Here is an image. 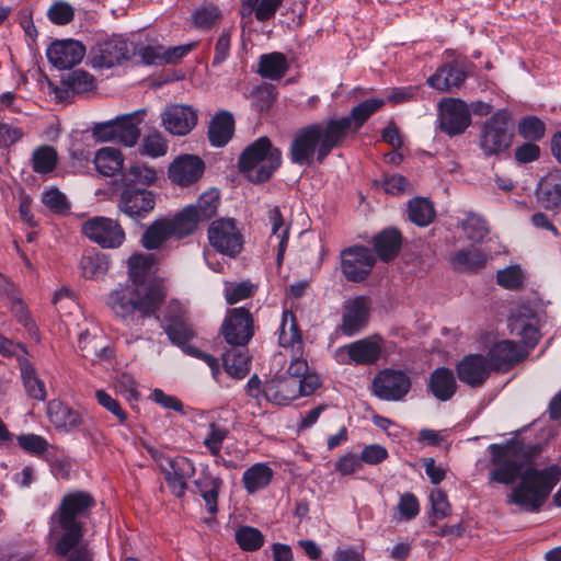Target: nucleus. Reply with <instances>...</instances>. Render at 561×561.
Masks as SVG:
<instances>
[{
    "mask_svg": "<svg viewBox=\"0 0 561 561\" xmlns=\"http://www.w3.org/2000/svg\"><path fill=\"white\" fill-rule=\"evenodd\" d=\"M263 396L272 403L286 405L299 397L298 381L286 376L272 378L264 383Z\"/></svg>",
    "mask_w": 561,
    "mask_h": 561,
    "instance_id": "30",
    "label": "nucleus"
},
{
    "mask_svg": "<svg viewBox=\"0 0 561 561\" xmlns=\"http://www.w3.org/2000/svg\"><path fill=\"white\" fill-rule=\"evenodd\" d=\"M488 450L493 466L489 472V481L508 485L519 478L506 502L526 512H539L551 491L561 481V467L551 465L538 469L530 466L523 470V463L517 459L516 446L513 443L491 444Z\"/></svg>",
    "mask_w": 561,
    "mask_h": 561,
    "instance_id": "1",
    "label": "nucleus"
},
{
    "mask_svg": "<svg viewBox=\"0 0 561 561\" xmlns=\"http://www.w3.org/2000/svg\"><path fill=\"white\" fill-rule=\"evenodd\" d=\"M91 54L94 67L111 68L134 56L136 47L133 42L114 35L98 42Z\"/></svg>",
    "mask_w": 561,
    "mask_h": 561,
    "instance_id": "12",
    "label": "nucleus"
},
{
    "mask_svg": "<svg viewBox=\"0 0 561 561\" xmlns=\"http://www.w3.org/2000/svg\"><path fill=\"white\" fill-rule=\"evenodd\" d=\"M513 137L510 114L497 111L481 126L479 147L484 157H499L511 148Z\"/></svg>",
    "mask_w": 561,
    "mask_h": 561,
    "instance_id": "6",
    "label": "nucleus"
},
{
    "mask_svg": "<svg viewBox=\"0 0 561 561\" xmlns=\"http://www.w3.org/2000/svg\"><path fill=\"white\" fill-rule=\"evenodd\" d=\"M341 257L342 272L352 282L365 279L376 263L374 252L365 247L348 248L342 251Z\"/></svg>",
    "mask_w": 561,
    "mask_h": 561,
    "instance_id": "17",
    "label": "nucleus"
},
{
    "mask_svg": "<svg viewBox=\"0 0 561 561\" xmlns=\"http://www.w3.org/2000/svg\"><path fill=\"white\" fill-rule=\"evenodd\" d=\"M156 198L152 191L129 187L122 191L117 207L134 220L144 219L154 209Z\"/></svg>",
    "mask_w": 561,
    "mask_h": 561,
    "instance_id": "16",
    "label": "nucleus"
},
{
    "mask_svg": "<svg viewBox=\"0 0 561 561\" xmlns=\"http://www.w3.org/2000/svg\"><path fill=\"white\" fill-rule=\"evenodd\" d=\"M58 162V154L51 146H39L32 153V167L36 173L46 174L55 170Z\"/></svg>",
    "mask_w": 561,
    "mask_h": 561,
    "instance_id": "48",
    "label": "nucleus"
},
{
    "mask_svg": "<svg viewBox=\"0 0 561 561\" xmlns=\"http://www.w3.org/2000/svg\"><path fill=\"white\" fill-rule=\"evenodd\" d=\"M42 203L53 213L59 215H65L70 210V204L66 195L56 187H49L43 192Z\"/></svg>",
    "mask_w": 561,
    "mask_h": 561,
    "instance_id": "55",
    "label": "nucleus"
},
{
    "mask_svg": "<svg viewBox=\"0 0 561 561\" xmlns=\"http://www.w3.org/2000/svg\"><path fill=\"white\" fill-rule=\"evenodd\" d=\"M456 369L460 381L471 387H480L488 379L491 367L484 356L472 354L462 358Z\"/></svg>",
    "mask_w": 561,
    "mask_h": 561,
    "instance_id": "29",
    "label": "nucleus"
},
{
    "mask_svg": "<svg viewBox=\"0 0 561 561\" xmlns=\"http://www.w3.org/2000/svg\"><path fill=\"white\" fill-rule=\"evenodd\" d=\"M432 512L436 519H443L450 514V505L447 495L440 489H435L430 494Z\"/></svg>",
    "mask_w": 561,
    "mask_h": 561,
    "instance_id": "62",
    "label": "nucleus"
},
{
    "mask_svg": "<svg viewBox=\"0 0 561 561\" xmlns=\"http://www.w3.org/2000/svg\"><path fill=\"white\" fill-rule=\"evenodd\" d=\"M82 232L91 241L104 249H116L125 241V232L122 226L114 219L94 217L85 221Z\"/></svg>",
    "mask_w": 561,
    "mask_h": 561,
    "instance_id": "13",
    "label": "nucleus"
},
{
    "mask_svg": "<svg viewBox=\"0 0 561 561\" xmlns=\"http://www.w3.org/2000/svg\"><path fill=\"white\" fill-rule=\"evenodd\" d=\"M234 539L243 551H256L264 545L261 530L251 526H241L234 534Z\"/></svg>",
    "mask_w": 561,
    "mask_h": 561,
    "instance_id": "52",
    "label": "nucleus"
},
{
    "mask_svg": "<svg viewBox=\"0 0 561 561\" xmlns=\"http://www.w3.org/2000/svg\"><path fill=\"white\" fill-rule=\"evenodd\" d=\"M283 0H241L242 18L255 16L257 21L272 19Z\"/></svg>",
    "mask_w": 561,
    "mask_h": 561,
    "instance_id": "41",
    "label": "nucleus"
},
{
    "mask_svg": "<svg viewBox=\"0 0 561 561\" xmlns=\"http://www.w3.org/2000/svg\"><path fill=\"white\" fill-rule=\"evenodd\" d=\"M519 135L530 141H537L543 138L546 134L545 123L536 116H526L518 123Z\"/></svg>",
    "mask_w": 561,
    "mask_h": 561,
    "instance_id": "54",
    "label": "nucleus"
},
{
    "mask_svg": "<svg viewBox=\"0 0 561 561\" xmlns=\"http://www.w3.org/2000/svg\"><path fill=\"white\" fill-rule=\"evenodd\" d=\"M268 220L272 226L271 240L275 239L278 243L277 259L280 261L288 242V228L284 227V219L278 207L270 210Z\"/></svg>",
    "mask_w": 561,
    "mask_h": 561,
    "instance_id": "50",
    "label": "nucleus"
},
{
    "mask_svg": "<svg viewBox=\"0 0 561 561\" xmlns=\"http://www.w3.org/2000/svg\"><path fill=\"white\" fill-rule=\"evenodd\" d=\"M287 69L286 57L282 53H271L261 56L257 72L263 78L278 80L285 76Z\"/></svg>",
    "mask_w": 561,
    "mask_h": 561,
    "instance_id": "43",
    "label": "nucleus"
},
{
    "mask_svg": "<svg viewBox=\"0 0 561 561\" xmlns=\"http://www.w3.org/2000/svg\"><path fill=\"white\" fill-rule=\"evenodd\" d=\"M209 244L219 253L236 257L243 248V236L230 218L214 220L207 230Z\"/></svg>",
    "mask_w": 561,
    "mask_h": 561,
    "instance_id": "10",
    "label": "nucleus"
},
{
    "mask_svg": "<svg viewBox=\"0 0 561 561\" xmlns=\"http://www.w3.org/2000/svg\"><path fill=\"white\" fill-rule=\"evenodd\" d=\"M273 476L272 468L266 463H254L242 474L243 486L249 494H254L266 488L271 483Z\"/></svg>",
    "mask_w": 561,
    "mask_h": 561,
    "instance_id": "36",
    "label": "nucleus"
},
{
    "mask_svg": "<svg viewBox=\"0 0 561 561\" xmlns=\"http://www.w3.org/2000/svg\"><path fill=\"white\" fill-rule=\"evenodd\" d=\"M282 163V152L267 137H260L249 145L239 158V169L249 181H267Z\"/></svg>",
    "mask_w": 561,
    "mask_h": 561,
    "instance_id": "5",
    "label": "nucleus"
},
{
    "mask_svg": "<svg viewBox=\"0 0 561 561\" xmlns=\"http://www.w3.org/2000/svg\"><path fill=\"white\" fill-rule=\"evenodd\" d=\"M370 313V301L365 296L350 299L344 305L342 323L339 331L345 336H353L364 329Z\"/></svg>",
    "mask_w": 561,
    "mask_h": 561,
    "instance_id": "22",
    "label": "nucleus"
},
{
    "mask_svg": "<svg viewBox=\"0 0 561 561\" xmlns=\"http://www.w3.org/2000/svg\"><path fill=\"white\" fill-rule=\"evenodd\" d=\"M19 367L27 394L35 400L44 401L47 396L45 383L38 378L32 363L25 357H21L19 358Z\"/></svg>",
    "mask_w": 561,
    "mask_h": 561,
    "instance_id": "38",
    "label": "nucleus"
},
{
    "mask_svg": "<svg viewBox=\"0 0 561 561\" xmlns=\"http://www.w3.org/2000/svg\"><path fill=\"white\" fill-rule=\"evenodd\" d=\"M221 333L230 345H247L254 333L250 311L243 307L230 309L222 323Z\"/></svg>",
    "mask_w": 561,
    "mask_h": 561,
    "instance_id": "14",
    "label": "nucleus"
},
{
    "mask_svg": "<svg viewBox=\"0 0 561 561\" xmlns=\"http://www.w3.org/2000/svg\"><path fill=\"white\" fill-rule=\"evenodd\" d=\"M228 433V430L224 426H219L216 423L209 424L208 433L204 438V445L213 456L220 454L222 443L227 438Z\"/></svg>",
    "mask_w": 561,
    "mask_h": 561,
    "instance_id": "57",
    "label": "nucleus"
},
{
    "mask_svg": "<svg viewBox=\"0 0 561 561\" xmlns=\"http://www.w3.org/2000/svg\"><path fill=\"white\" fill-rule=\"evenodd\" d=\"M397 508L401 520H411L419 515L420 503L413 493L405 492L400 495Z\"/></svg>",
    "mask_w": 561,
    "mask_h": 561,
    "instance_id": "58",
    "label": "nucleus"
},
{
    "mask_svg": "<svg viewBox=\"0 0 561 561\" xmlns=\"http://www.w3.org/2000/svg\"><path fill=\"white\" fill-rule=\"evenodd\" d=\"M382 350V339L378 335H373L340 346L334 352V358L343 365H371L380 358Z\"/></svg>",
    "mask_w": 561,
    "mask_h": 561,
    "instance_id": "11",
    "label": "nucleus"
},
{
    "mask_svg": "<svg viewBox=\"0 0 561 561\" xmlns=\"http://www.w3.org/2000/svg\"><path fill=\"white\" fill-rule=\"evenodd\" d=\"M234 119L231 113L222 111L217 113L208 127V138L213 146L222 147L232 137Z\"/></svg>",
    "mask_w": 561,
    "mask_h": 561,
    "instance_id": "34",
    "label": "nucleus"
},
{
    "mask_svg": "<svg viewBox=\"0 0 561 561\" xmlns=\"http://www.w3.org/2000/svg\"><path fill=\"white\" fill-rule=\"evenodd\" d=\"M165 332L171 342L182 347L190 355L203 359L209 366L214 378H217L220 374L218 359L210 354L187 345V342L193 337L194 333L179 304H172L170 306V311L165 317Z\"/></svg>",
    "mask_w": 561,
    "mask_h": 561,
    "instance_id": "7",
    "label": "nucleus"
},
{
    "mask_svg": "<svg viewBox=\"0 0 561 561\" xmlns=\"http://www.w3.org/2000/svg\"><path fill=\"white\" fill-rule=\"evenodd\" d=\"M93 162L102 175L113 176L123 170L124 157L118 149L104 147L96 151Z\"/></svg>",
    "mask_w": 561,
    "mask_h": 561,
    "instance_id": "37",
    "label": "nucleus"
},
{
    "mask_svg": "<svg viewBox=\"0 0 561 561\" xmlns=\"http://www.w3.org/2000/svg\"><path fill=\"white\" fill-rule=\"evenodd\" d=\"M195 465L191 459L176 456L171 462L165 463L161 472L171 493L181 499L186 494L187 480L195 474Z\"/></svg>",
    "mask_w": 561,
    "mask_h": 561,
    "instance_id": "21",
    "label": "nucleus"
},
{
    "mask_svg": "<svg viewBox=\"0 0 561 561\" xmlns=\"http://www.w3.org/2000/svg\"><path fill=\"white\" fill-rule=\"evenodd\" d=\"M222 365L226 373L234 378L242 379L250 371V356L247 350L232 348L222 356Z\"/></svg>",
    "mask_w": 561,
    "mask_h": 561,
    "instance_id": "40",
    "label": "nucleus"
},
{
    "mask_svg": "<svg viewBox=\"0 0 561 561\" xmlns=\"http://www.w3.org/2000/svg\"><path fill=\"white\" fill-rule=\"evenodd\" d=\"M64 87L75 93H85L95 88L94 78L82 69H76L62 77Z\"/></svg>",
    "mask_w": 561,
    "mask_h": 561,
    "instance_id": "51",
    "label": "nucleus"
},
{
    "mask_svg": "<svg viewBox=\"0 0 561 561\" xmlns=\"http://www.w3.org/2000/svg\"><path fill=\"white\" fill-rule=\"evenodd\" d=\"M362 468V459L354 453L341 456L334 463V469L342 476H350Z\"/></svg>",
    "mask_w": 561,
    "mask_h": 561,
    "instance_id": "64",
    "label": "nucleus"
},
{
    "mask_svg": "<svg viewBox=\"0 0 561 561\" xmlns=\"http://www.w3.org/2000/svg\"><path fill=\"white\" fill-rule=\"evenodd\" d=\"M488 261V253L481 249L460 250L454 253L453 263L461 270L481 268Z\"/></svg>",
    "mask_w": 561,
    "mask_h": 561,
    "instance_id": "49",
    "label": "nucleus"
},
{
    "mask_svg": "<svg viewBox=\"0 0 561 561\" xmlns=\"http://www.w3.org/2000/svg\"><path fill=\"white\" fill-rule=\"evenodd\" d=\"M401 243V233L394 228L382 230L374 239L375 250L385 262H389L397 256Z\"/></svg>",
    "mask_w": 561,
    "mask_h": 561,
    "instance_id": "35",
    "label": "nucleus"
},
{
    "mask_svg": "<svg viewBox=\"0 0 561 561\" xmlns=\"http://www.w3.org/2000/svg\"><path fill=\"white\" fill-rule=\"evenodd\" d=\"M440 108V127L448 135L462 134L470 125V113L465 102L449 100L442 103Z\"/></svg>",
    "mask_w": 561,
    "mask_h": 561,
    "instance_id": "25",
    "label": "nucleus"
},
{
    "mask_svg": "<svg viewBox=\"0 0 561 561\" xmlns=\"http://www.w3.org/2000/svg\"><path fill=\"white\" fill-rule=\"evenodd\" d=\"M165 298L164 288L160 285L137 287L129 284H119L106 297V306L124 322L133 319L136 312L140 318L156 314Z\"/></svg>",
    "mask_w": 561,
    "mask_h": 561,
    "instance_id": "4",
    "label": "nucleus"
},
{
    "mask_svg": "<svg viewBox=\"0 0 561 561\" xmlns=\"http://www.w3.org/2000/svg\"><path fill=\"white\" fill-rule=\"evenodd\" d=\"M47 415L50 423L57 428L70 430L80 423L78 413L58 400L48 402Z\"/></svg>",
    "mask_w": 561,
    "mask_h": 561,
    "instance_id": "39",
    "label": "nucleus"
},
{
    "mask_svg": "<svg viewBox=\"0 0 561 561\" xmlns=\"http://www.w3.org/2000/svg\"><path fill=\"white\" fill-rule=\"evenodd\" d=\"M192 234V222L182 218L179 213L173 217L153 220L141 236V245L147 250L160 249L169 239H183Z\"/></svg>",
    "mask_w": 561,
    "mask_h": 561,
    "instance_id": "8",
    "label": "nucleus"
},
{
    "mask_svg": "<svg viewBox=\"0 0 561 561\" xmlns=\"http://www.w3.org/2000/svg\"><path fill=\"white\" fill-rule=\"evenodd\" d=\"M110 268V262L104 254L85 252L79 261V271L85 279H93L104 275Z\"/></svg>",
    "mask_w": 561,
    "mask_h": 561,
    "instance_id": "42",
    "label": "nucleus"
},
{
    "mask_svg": "<svg viewBox=\"0 0 561 561\" xmlns=\"http://www.w3.org/2000/svg\"><path fill=\"white\" fill-rule=\"evenodd\" d=\"M428 389L436 399L440 401L449 400L457 389L453 370L446 367L436 368L431 374Z\"/></svg>",
    "mask_w": 561,
    "mask_h": 561,
    "instance_id": "33",
    "label": "nucleus"
},
{
    "mask_svg": "<svg viewBox=\"0 0 561 561\" xmlns=\"http://www.w3.org/2000/svg\"><path fill=\"white\" fill-rule=\"evenodd\" d=\"M48 18L49 20L58 25H65L69 23L73 19V9L67 2L60 1L54 3L48 9Z\"/></svg>",
    "mask_w": 561,
    "mask_h": 561,
    "instance_id": "63",
    "label": "nucleus"
},
{
    "mask_svg": "<svg viewBox=\"0 0 561 561\" xmlns=\"http://www.w3.org/2000/svg\"><path fill=\"white\" fill-rule=\"evenodd\" d=\"M222 13L218 5L204 2L192 13V23L201 30H209L221 20Z\"/></svg>",
    "mask_w": 561,
    "mask_h": 561,
    "instance_id": "47",
    "label": "nucleus"
},
{
    "mask_svg": "<svg viewBox=\"0 0 561 561\" xmlns=\"http://www.w3.org/2000/svg\"><path fill=\"white\" fill-rule=\"evenodd\" d=\"M168 145L160 133L147 135L140 145V153L151 158H159L167 153Z\"/></svg>",
    "mask_w": 561,
    "mask_h": 561,
    "instance_id": "56",
    "label": "nucleus"
},
{
    "mask_svg": "<svg viewBox=\"0 0 561 561\" xmlns=\"http://www.w3.org/2000/svg\"><path fill=\"white\" fill-rule=\"evenodd\" d=\"M497 283L507 289H517L523 284V273L518 266H510L497 272Z\"/></svg>",
    "mask_w": 561,
    "mask_h": 561,
    "instance_id": "60",
    "label": "nucleus"
},
{
    "mask_svg": "<svg viewBox=\"0 0 561 561\" xmlns=\"http://www.w3.org/2000/svg\"><path fill=\"white\" fill-rule=\"evenodd\" d=\"M466 77V71L457 64H447L431 76L427 83L442 92H451L454 88H459L462 84Z\"/></svg>",
    "mask_w": 561,
    "mask_h": 561,
    "instance_id": "31",
    "label": "nucleus"
},
{
    "mask_svg": "<svg viewBox=\"0 0 561 561\" xmlns=\"http://www.w3.org/2000/svg\"><path fill=\"white\" fill-rule=\"evenodd\" d=\"M339 134L340 129L331 119L300 128L290 144V161L298 165H311L314 161L321 163L343 142Z\"/></svg>",
    "mask_w": 561,
    "mask_h": 561,
    "instance_id": "3",
    "label": "nucleus"
},
{
    "mask_svg": "<svg viewBox=\"0 0 561 561\" xmlns=\"http://www.w3.org/2000/svg\"><path fill=\"white\" fill-rule=\"evenodd\" d=\"M158 174L154 168L147 164H134L126 169L122 174V181L125 185L150 186L156 183Z\"/></svg>",
    "mask_w": 561,
    "mask_h": 561,
    "instance_id": "46",
    "label": "nucleus"
},
{
    "mask_svg": "<svg viewBox=\"0 0 561 561\" xmlns=\"http://www.w3.org/2000/svg\"><path fill=\"white\" fill-rule=\"evenodd\" d=\"M78 350L80 355L92 364L112 356V350L106 344L104 334L98 328L87 329L79 334Z\"/></svg>",
    "mask_w": 561,
    "mask_h": 561,
    "instance_id": "27",
    "label": "nucleus"
},
{
    "mask_svg": "<svg viewBox=\"0 0 561 561\" xmlns=\"http://www.w3.org/2000/svg\"><path fill=\"white\" fill-rule=\"evenodd\" d=\"M18 444L24 451L33 455H41L45 453L49 446L45 438L36 434H24L18 436Z\"/></svg>",
    "mask_w": 561,
    "mask_h": 561,
    "instance_id": "59",
    "label": "nucleus"
},
{
    "mask_svg": "<svg viewBox=\"0 0 561 561\" xmlns=\"http://www.w3.org/2000/svg\"><path fill=\"white\" fill-rule=\"evenodd\" d=\"M409 219L420 226H428L435 218L433 204L424 197H414L408 204Z\"/></svg>",
    "mask_w": 561,
    "mask_h": 561,
    "instance_id": "45",
    "label": "nucleus"
},
{
    "mask_svg": "<svg viewBox=\"0 0 561 561\" xmlns=\"http://www.w3.org/2000/svg\"><path fill=\"white\" fill-rule=\"evenodd\" d=\"M411 380L409 376L394 369L380 371L373 380V393L381 400L399 401L410 391Z\"/></svg>",
    "mask_w": 561,
    "mask_h": 561,
    "instance_id": "15",
    "label": "nucleus"
},
{
    "mask_svg": "<svg viewBox=\"0 0 561 561\" xmlns=\"http://www.w3.org/2000/svg\"><path fill=\"white\" fill-rule=\"evenodd\" d=\"M219 201V192L209 190L202 194L195 204L187 205L179 211L182 218L192 222V233L196 230L198 222L208 220L216 215Z\"/></svg>",
    "mask_w": 561,
    "mask_h": 561,
    "instance_id": "28",
    "label": "nucleus"
},
{
    "mask_svg": "<svg viewBox=\"0 0 561 561\" xmlns=\"http://www.w3.org/2000/svg\"><path fill=\"white\" fill-rule=\"evenodd\" d=\"M161 123L168 133L185 136L196 126L197 112L187 104H169L161 113Z\"/></svg>",
    "mask_w": 561,
    "mask_h": 561,
    "instance_id": "18",
    "label": "nucleus"
},
{
    "mask_svg": "<svg viewBox=\"0 0 561 561\" xmlns=\"http://www.w3.org/2000/svg\"><path fill=\"white\" fill-rule=\"evenodd\" d=\"M94 505V499L84 491L64 495L49 518V538L55 542L54 551L57 556H68V561H91L88 548L78 545L84 535L82 519Z\"/></svg>",
    "mask_w": 561,
    "mask_h": 561,
    "instance_id": "2",
    "label": "nucleus"
},
{
    "mask_svg": "<svg viewBox=\"0 0 561 561\" xmlns=\"http://www.w3.org/2000/svg\"><path fill=\"white\" fill-rule=\"evenodd\" d=\"M205 170L204 161L194 154L176 157L168 169V175L173 184L187 187L196 183Z\"/></svg>",
    "mask_w": 561,
    "mask_h": 561,
    "instance_id": "20",
    "label": "nucleus"
},
{
    "mask_svg": "<svg viewBox=\"0 0 561 561\" xmlns=\"http://www.w3.org/2000/svg\"><path fill=\"white\" fill-rule=\"evenodd\" d=\"M48 61L59 69H67L79 64L84 55L85 47L78 41H56L49 45L46 51Z\"/></svg>",
    "mask_w": 561,
    "mask_h": 561,
    "instance_id": "24",
    "label": "nucleus"
},
{
    "mask_svg": "<svg viewBox=\"0 0 561 561\" xmlns=\"http://www.w3.org/2000/svg\"><path fill=\"white\" fill-rule=\"evenodd\" d=\"M461 228L465 231L466 237L472 242H482L489 233L485 220L476 214H469L462 221Z\"/></svg>",
    "mask_w": 561,
    "mask_h": 561,
    "instance_id": "53",
    "label": "nucleus"
},
{
    "mask_svg": "<svg viewBox=\"0 0 561 561\" xmlns=\"http://www.w3.org/2000/svg\"><path fill=\"white\" fill-rule=\"evenodd\" d=\"M279 344L284 348H290L291 363L287 369L288 377L299 379L309 373V366L305 358L304 342L291 311L285 310L279 325Z\"/></svg>",
    "mask_w": 561,
    "mask_h": 561,
    "instance_id": "9",
    "label": "nucleus"
},
{
    "mask_svg": "<svg viewBox=\"0 0 561 561\" xmlns=\"http://www.w3.org/2000/svg\"><path fill=\"white\" fill-rule=\"evenodd\" d=\"M145 113L146 110H139L117 117L116 142L126 147H133L137 142L140 136L139 125Z\"/></svg>",
    "mask_w": 561,
    "mask_h": 561,
    "instance_id": "32",
    "label": "nucleus"
},
{
    "mask_svg": "<svg viewBox=\"0 0 561 561\" xmlns=\"http://www.w3.org/2000/svg\"><path fill=\"white\" fill-rule=\"evenodd\" d=\"M508 328L512 334L519 336L522 342L534 347L539 340V331L533 309L518 307L508 319Z\"/></svg>",
    "mask_w": 561,
    "mask_h": 561,
    "instance_id": "26",
    "label": "nucleus"
},
{
    "mask_svg": "<svg viewBox=\"0 0 561 561\" xmlns=\"http://www.w3.org/2000/svg\"><path fill=\"white\" fill-rule=\"evenodd\" d=\"M96 401L110 413L115 415L119 423H124L127 420V414L121 407L119 402L104 390H98L95 392Z\"/></svg>",
    "mask_w": 561,
    "mask_h": 561,
    "instance_id": "61",
    "label": "nucleus"
},
{
    "mask_svg": "<svg viewBox=\"0 0 561 561\" xmlns=\"http://www.w3.org/2000/svg\"><path fill=\"white\" fill-rule=\"evenodd\" d=\"M528 352L513 341L502 340L494 343L488 352V363L493 370L507 371L520 363Z\"/></svg>",
    "mask_w": 561,
    "mask_h": 561,
    "instance_id": "23",
    "label": "nucleus"
},
{
    "mask_svg": "<svg viewBox=\"0 0 561 561\" xmlns=\"http://www.w3.org/2000/svg\"><path fill=\"white\" fill-rule=\"evenodd\" d=\"M386 102L387 100L379 98L367 99L354 106L348 116L331 119L333 126L340 129L341 140L343 141L351 130L357 131Z\"/></svg>",
    "mask_w": 561,
    "mask_h": 561,
    "instance_id": "19",
    "label": "nucleus"
},
{
    "mask_svg": "<svg viewBox=\"0 0 561 561\" xmlns=\"http://www.w3.org/2000/svg\"><path fill=\"white\" fill-rule=\"evenodd\" d=\"M152 259L150 255L135 253L128 259V276L133 284L142 287L151 274Z\"/></svg>",
    "mask_w": 561,
    "mask_h": 561,
    "instance_id": "44",
    "label": "nucleus"
}]
</instances>
